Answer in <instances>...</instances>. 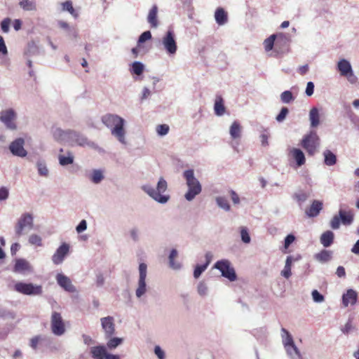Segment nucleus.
<instances>
[{
  "mask_svg": "<svg viewBox=\"0 0 359 359\" xmlns=\"http://www.w3.org/2000/svg\"><path fill=\"white\" fill-rule=\"evenodd\" d=\"M101 121L110 130L111 135L121 144H127L126 121L123 118L115 114H107L102 116Z\"/></svg>",
  "mask_w": 359,
  "mask_h": 359,
  "instance_id": "f257e3e1",
  "label": "nucleus"
},
{
  "mask_svg": "<svg viewBox=\"0 0 359 359\" xmlns=\"http://www.w3.org/2000/svg\"><path fill=\"white\" fill-rule=\"evenodd\" d=\"M168 184L164 177L158 178L156 187L150 183H145L141 186V189L151 198L160 204L167 203L170 196L167 194Z\"/></svg>",
  "mask_w": 359,
  "mask_h": 359,
  "instance_id": "f03ea898",
  "label": "nucleus"
},
{
  "mask_svg": "<svg viewBox=\"0 0 359 359\" xmlns=\"http://www.w3.org/2000/svg\"><path fill=\"white\" fill-rule=\"evenodd\" d=\"M183 177L186 180L188 187L184 198L188 201H191L195 197L200 194L202 191V186L198 180L194 175V171L192 169L186 170L183 172Z\"/></svg>",
  "mask_w": 359,
  "mask_h": 359,
  "instance_id": "7ed1b4c3",
  "label": "nucleus"
},
{
  "mask_svg": "<svg viewBox=\"0 0 359 359\" xmlns=\"http://www.w3.org/2000/svg\"><path fill=\"white\" fill-rule=\"evenodd\" d=\"M158 47L170 57H173L178 50L177 37L172 29H169L158 41Z\"/></svg>",
  "mask_w": 359,
  "mask_h": 359,
  "instance_id": "20e7f679",
  "label": "nucleus"
},
{
  "mask_svg": "<svg viewBox=\"0 0 359 359\" xmlns=\"http://www.w3.org/2000/svg\"><path fill=\"white\" fill-rule=\"evenodd\" d=\"M67 143L72 147H88L98 151L102 150L96 143L90 141L85 135L75 130H69Z\"/></svg>",
  "mask_w": 359,
  "mask_h": 359,
  "instance_id": "39448f33",
  "label": "nucleus"
},
{
  "mask_svg": "<svg viewBox=\"0 0 359 359\" xmlns=\"http://www.w3.org/2000/svg\"><path fill=\"white\" fill-rule=\"evenodd\" d=\"M281 339L287 355L291 359H300L301 353L294 344L291 334L285 328L281 329Z\"/></svg>",
  "mask_w": 359,
  "mask_h": 359,
  "instance_id": "423d86ee",
  "label": "nucleus"
},
{
  "mask_svg": "<svg viewBox=\"0 0 359 359\" xmlns=\"http://www.w3.org/2000/svg\"><path fill=\"white\" fill-rule=\"evenodd\" d=\"M320 144V140L316 131L311 130L304 135L301 140V146L306 151L310 156H313Z\"/></svg>",
  "mask_w": 359,
  "mask_h": 359,
  "instance_id": "0eeeda50",
  "label": "nucleus"
},
{
  "mask_svg": "<svg viewBox=\"0 0 359 359\" xmlns=\"http://www.w3.org/2000/svg\"><path fill=\"white\" fill-rule=\"evenodd\" d=\"M34 228V217L32 213L24 212L18 219L15 226V233L20 237Z\"/></svg>",
  "mask_w": 359,
  "mask_h": 359,
  "instance_id": "6e6552de",
  "label": "nucleus"
},
{
  "mask_svg": "<svg viewBox=\"0 0 359 359\" xmlns=\"http://www.w3.org/2000/svg\"><path fill=\"white\" fill-rule=\"evenodd\" d=\"M337 69L341 76L346 79L351 84H355L358 81V77L354 74L351 62L344 58L340 59L337 63Z\"/></svg>",
  "mask_w": 359,
  "mask_h": 359,
  "instance_id": "1a4fd4ad",
  "label": "nucleus"
},
{
  "mask_svg": "<svg viewBox=\"0 0 359 359\" xmlns=\"http://www.w3.org/2000/svg\"><path fill=\"white\" fill-rule=\"evenodd\" d=\"M214 269L219 270L222 276L227 278L229 281H235L237 278L236 271L229 260L223 259L217 261L213 266Z\"/></svg>",
  "mask_w": 359,
  "mask_h": 359,
  "instance_id": "9d476101",
  "label": "nucleus"
},
{
  "mask_svg": "<svg viewBox=\"0 0 359 359\" xmlns=\"http://www.w3.org/2000/svg\"><path fill=\"white\" fill-rule=\"evenodd\" d=\"M14 290L16 292L25 295H40L43 292L42 287L41 285L23 282L16 283L14 285Z\"/></svg>",
  "mask_w": 359,
  "mask_h": 359,
  "instance_id": "9b49d317",
  "label": "nucleus"
},
{
  "mask_svg": "<svg viewBox=\"0 0 359 359\" xmlns=\"http://www.w3.org/2000/svg\"><path fill=\"white\" fill-rule=\"evenodd\" d=\"M17 113L13 108H7L0 111V121L10 130H15Z\"/></svg>",
  "mask_w": 359,
  "mask_h": 359,
  "instance_id": "f8f14e48",
  "label": "nucleus"
},
{
  "mask_svg": "<svg viewBox=\"0 0 359 359\" xmlns=\"http://www.w3.org/2000/svg\"><path fill=\"white\" fill-rule=\"evenodd\" d=\"M139 278L137 287L135 290V295L137 298H141L147 291L146 278L147 274V266L144 263H140L139 265Z\"/></svg>",
  "mask_w": 359,
  "mask_h": 359,
  "instance_id": "ddd939ff",
  "label": "nucleus"
},
{
  "mask_svg": "<svg viewBox=\"0 0 359 359\" xmlns=\"http://www.w3.org/2000/svg\"><path fill=\"white\" fill-rule=\"evenodd\" d=\"M50 327L52 332L56 336H61L65 332V323L60 313H52Z\"/></svg>",
  "mask_w": 359,
  "mask_h": 359,
  "instance_id": "4468645a",
  "label": "nucleus"
},
{
  "mask_svg": "<svg viewBox=\"0 0 359 359\" xmlns=\"http://www.w3.org/2000/svg\"><path fill=\"white\" fill-rule=\"evenodd\" d=\"M90 353L93 359H120L118 355L109 353L104 346L90 347Z\"/></svg>",
  "mask_w": 359,
  "mask_h": 359,
  "instance_id": "2eb2a0df",
  "label": "nucleus"
},
{
  "mask_svg": "<svg viewBox=\"0 0 359 359\" xmlns=\"http://www.w3.org/2000/svg\"><path fill=\"white\" fill-rule=\"evenodd\" d=\"M24 144L25 140L22 138H18L11 143L9 149L13 155L23 158L27 155Z\"/></svg>",
  "mask_w": 359,
  "mask_h": 359,
  "instance_id": "dca6fc26",
  "label": "nucleus"
},
{
  "mask_svg": "<svg viewBox=\"0 0 359 359\" xmlns=\"http://www.w3.org/2000/svg\"><path fill=\"white\" fill-rule=\"evenodd\" d=\"M69 252V245L64 243L55 252L52 256V262L56 265L62 264Z\"/></svg>",
  "mask_w": 359,
  "mask_h": 359,
  "instance_id": "f3484780",
  "label": "nucleus"
},
{
  "mask_svg": "<svg viewBox=\"0 0 359 359\" xmlns=\"http://www.w3.org/2000/svg\"><path fill=\"white\" fill-rule=\"evenodd\" d=\"M243 128L238 121H234L229 128V134L232 140L235 142L232 143V147L237 150L238 143L237 140L241 138Z\"/></svg>",
  "mask_w": 359,
  "mask_h": 359,
  "instance_id": "a211bd4d",
  "label": "nucleus"
},
{
  "mask_svg": "<svg viewBox=\"0 0 359 359\" xmlns=\"http://www.w3.org/2000/svg\"><path fill=\"white\" fill-rule=\"evenodd\" d=\"M287 151L289 158L295 162L297 167H301L305 164V154L300 149L290 147Z\"/></svg>",
  "mask_w": 359,
  "mask_h": 359,
  "instance_id": "6ab92c4d",
  "label": "nucleus"
},
{
  "mask_svg": "<svg viewBox=\"0 0 359 359\" xmlns=\"http://www.w3.org/2000/svg\"><path fill=\"white\" fill-rule=\"evenodd\" d=\"M57 283L68 292H75L76 289L70 278L63 273H57L55 277Z\"/></svg>",
  "mask_w": 359,
  "mask_h": 359,
  "instance_id": "aec40b11",
  "label": "nucleus"
},
{
  "mask_svg": "<svg viewBox=\"0 0 359 359\" xmlns=\"http://www.w3.org/2000/svg\"><path fill=\"white\" fill-rule=\"evenodd\" d=\"M102 327L107 338L111 337L115 332L114 319L111 316L104 317L100 319Z\"/></svg>",
  "mask_w": 359,
  "mask_h": 359,
  "instance_id": "412c9836",
  "label": "nucleus"
},
{
  "mask_svg": "<svg viewBox=\"0 0 359 359\" xmlns=\"http://www.w3.org/2000/svg\"><path fill=\"white\" fill-rule=\"evenodd\" d=\"M13 271L15 273L27 275L33 272V267L27 260L18 259L15 261Z\"/></svg>",
  "mask_w": 359,
  "mask_h": 359,
  "instance_id": "4be33fe9",
  "label": "nucleus"
},
{
  "mask_svg": "<svg viewBox=\"0 0 359 359\" xmlns=\"http://www.w3.org/2000/svg\"><path fill=\"white\" fill-rule=\"evenodd\" d=\"M357 299V292L352 289H349L346 291V293L343 294L342 303L346 307L349 305L353 306L356 303Z\"/></svg>",
  "mask_w": 359,
  "mask_h": 359,
  "instance_id": "5701e85b",
  "label": "nucleus"
},
{
  "mask_svg": "<svg viewBox=\"0 0 359 359\" xmlns=\"http://www.w3.org/2000/svg\"><path fill=\"white\" fill-rule=\"evenodd\" d=\"M158 7L156 5H154L149 10L147 15V22L150 25L151 27L156 28L158 26Z\"/></svg>",
  "mask_w": 359,
  "mask_h": 359,
  "instance_id": "b1692460",
  "label": "nucleus"
},
{
  "mask_svg": "<svg viewBox=\"0 0 359 359\" xmlns=\"http://www.w3.org/2000/svg\"><path fill=\"white\" fill-rule=\"evenodd\" d=\"M309 121L311 128H317L320 123V111L316 107H313L309 111Z\"/></svg>",
  "mask_w": 359,
  "mask_h": 359,
  "instance_id": "393cba45",
  "label": "nucleus"
},
{
  "mask_svg": "<svg viewBox=\"0 0 359 359\" xmlns=\"http://www.w3.org/2000/svg\"><path fill=\"white\" fill-rule=\"evenodd\" d=\"M69 130H64L60 128H53L52 129V134L53 138L59 142L67 143Z\"/></svg>",
  "mask_w": 359,
  "mask_h": 359,
  "instance_id": "a878e982",
  "label": "nucleus"
},
{
  "mask_svg": "<svg viewBox=\"0 0 359 359\" xmlns=\"http://www.w3.org/2000/svg\"><path fill=\"white\" fill-rule=\"evenodd\" d=\"M323 208V203L315 200L313 201L311 207L306 211V214L309 217H316Z\"/></svg>",
  "mask_w": 359,
  "mask_h": 359,
  "instance_id": "bb28decb",
  "label": "nucleus"
},
{
  "mask_svg": "<svg viewBox=\"0 0 359 359\" xmlns=\"http://www.w3.org/2000/svg\"><path fill=\"white\" fill-rule=\"evenodd\" d=\"M215 19L218 25H224L228 22L227 13L222 8H218L215 13Z\"/></svg>",
  "mask_w": 359,
  "mask_h": 359,
  "instance_id": "cd10ccee",
  "label": "nucleus"
},
{
  "mask_svg": "<svg viewBox=\"0 0 359 359\" xmlns=\"http://www.w3.org/2000/svg\"><path fill=\"white\" fill-rule=\"evenodd\" d=\"M225 110L223 98L221 95H217L214 104L215 114L218 116H222L224 114Z\"/></svg>",
  "mask_w": 359,
  "mask_h": 359,
  "instance_id": "c85d7f7f",
  "label": "nucleus"
},
{
  "mask_svg": "<svg viewBox=\"0 0 359 359\" xmlns=\"http://www.w3.org/2000/svg\"><path fill=\"white\" fill-rule=\"evenodd\" d=\"M339 217L344 225H350L353 221V214L351 211H346L340 209L339 211Z\"/></svg>",
  "mask_w": 359,
  "mask_h": 359,
  "instance_id": "c756f323",
  "label": "nucleus"
},
{
  "mask_svg": "<svg viewBox=\"0 0 359 359\" xmlns=\"http://www.w3.org/2000/svg\"><path fill=\"white\" fill-rule=\"evenodd\" d=\"M334 233L331 231L324 232L320 236V243L325 248L330 247L334 241Z\"/></svg>",
  "mask_w": 359,
  "mask_h": 359,
  "instance_id": "7c9ffc66",
  "label": "nucleus"
},
{
  "mask_svg": "<svg viewBox=\"0 0 359 359\" xmlns=\"http://www.w3.org/2000/svg\"><path fill=\"white\" fill-rule=\"evenodd\" d=\"M90 180L95 184H100L104 179V170L101 169L93 170L90 175Z\"/></svg>",
  "mask_w": 359,
  "mask_h": 359,
  "instance_id": "2f4dec72",
  "label": "nucleus"
},
{
  "mask_svg": "<svg viewBox=\"0 0 359 359\" xmlns=\"http://www.w3.org/2000/svg\"><path fill=\"white\" fill-rule=\"evenodd\" d=\"M20 7L26 11L36 10V4L34 0H18Z\"/></svg>",
  "mask_w": 359,
  "mask_h": 359,
  "instance_id": "473e14b6",
  "label": "nucleus"
},
{
  "mask_svg": "<svg viewBox=\"0 0 359 359\" xmlns=\"http://www.w3.org/2000/svg\"><path fill=\"white\" fill-rule=\"evenodd\" d=\"M36 167L39 176L43 177H48L49 176V170L43 160L37 161Z\"/></svg>",
  "mask_w": 359,
  "mask_h": 359,
  "instance_id": "72a5a7b5",
  "label": "nucleus"
},
{
  "mask_svg": "<svg viewBox=\"0 0 359 359\" xmlns=\"http://www.w3.org/2000/svg\"><path fill=\"white\" fill-rule=\"evenodd\" d=\"M74 155L72 152L67 151L66 155L60 154L58 156L59 163L62 166H67L74 163Z\"/></svg>",
  "mask_w": 359,
  "mask_h": 359,
  "instance_id": "f704fd0d",
  "label": "nucleus"
},
{
  "mask_svg": "<svg viewBox=\"0 0 359 359\" xmlns=\"http://www.w3.org/2000/svg\"><path fill=\"white\" fill-rule=\"evenodd\" d=\"M49 338L46 336L38 335L31 339L30 346L34 349L36 350L39 345H41L44 343H48Z\"/></svg>",
  "mask_w": 359,
  "mask_h": 359,
  "instance_id": "c9c22d12",
  "label": "nucleus"
},
{
  "mask_svg": "<svg viewBox=\"0 0 359 359\" xmlns=\"http://www.w3.org/2000/svg\"><path fill=\"white\" fill-rule=\"evenodd\" d=\"M324 163L328 166H332L337 163V156L330 150L326 149L323 151Z\"/></svg>",
  "mask_w": 359,
  "mask_h": 359,
  "instance_id": "e433bc0d",
  "label": "nucleus"
},
{
  "mask_svg": "<svg viewBox=\"0 0 359 359\" xmlns=\"http://www.w3.org/2000/svg\"><path fill=\"white\" fill-rule=\"evenodd\" d=\"M314 257L317 261L321 263L327 262L332 258V252L323 250L319 253L316 254Z\"/></svg>",
  "mask_w": 359,
  "mask_h": 359,
  "instance_id": "4c0bfd02",
  "label": "nucleus"
},
{
  "mask_svg": "<svg viewBox=\"0 0 359 359\" xmlns=\"http://www.w3.org/2000/svg\"><path fill=\"white\" fill-rule=\"evenodd\" d=\"M178 252L175 249H172L170 251V255H169V265L170 266L175 270L180 269L181 268V264L179 262H176L175 261V259L177 257Z\"/></svg>",
  "mask_w": 359,
  "mask_h": 359,
  "instance_id": "58836bf2",
  "label": "nucleus"
},
{
  "mask_svg": "<svg viewBox=\"0 0 359 359\" xmlns=\"http://www.w3.org/2000/svg\"><path fill=\"white\" fill-rule=\"evenodd\" d=\"M144 69V65L141 62L135 61L132 63L130 71L132 74L140 76L143 73Z\"/></svg>",
  "mask_w": 359,
  "mask_h": 359,
  "instance_id": "ea45409f",
  "label": "nucleus"
},
{
  "mask_svg": "<svg viewBox=\"0 0 359 359\" xmlns=\"http://www.w3.org/2000/svg\"><path fill=\"white\" fill-rule=\"evenodd\" d=\"M276 36H277L276 34H271L270 36H269L264 41L263 46H264V50L266 52L268 53L273 50Z\"/></svg>",
  "mask_w": 359,
  "mask_h": 359,
  "instance_id": "a19ab883",
  "label": "nucleus"
},
{
  "mask_svg": "<svg viewBox=\"0 0 359 359\" xmlns=\"http://www.w3.org/2000/svg\"><path fill=\"white\" fill-rule=\"evenodd\" d=\"M217 205L225 211H229L231 209L230 205L227 199L224 196H217L215 199Z\"/></svg>",
  "mask_w": 359,
  "mask_h": 359,
  "instance_id": "79ce46f5",
  "label": "nucleus"
},
{
  "mask_svg": "<svg viewBox=\"0 0 359 359\" xmlns=\"http://www.w3.org/2000/svg\"><path fill=\"white\" fill-rule=\"evenodd\" d=\"M28 241L29 243L32 245H36L38 247H41L43 245L42 238L36 233L31 234L29 236Z\"/></svg>",
  "mask_w": 359,
  "mask_h": 359,
  "instance_id": "37998d69",
  "label": "nucleus"
},
{
  "mask_svg": "<svg viewBox=\"0 0 359 359\" xmlns=\"http://www.w3.org/2000/svg\"><path fill=\"white\" fill-rule=\"evenodd\" d=\"M240 233L241 241L245 244L250 243L251 241V238L248 228L245 226H241L240 228Z\"/></svg>",
  "mask_w": 359,
  "mask_h": 359,
  "instance_id": "c03bdc74",
  "label": "nucleus"
},
{
  "mask_svg": "<svg viewBox=\"0 0 359 359\" xmlns=\"http://www.w3.org/2000/svg\"><path fill=\"white\" fill-rule=\"evenodd\" d=\"M61 5H62V11H68L74 18L77 17L78 14L76 13L74 8H73L72 1H67L65 2L62 3Z\"/></svg>",
  "mask_w": 359,
  "mask_h": 359,
  "instance_id": "a18cd8bd",
  "label": "nucleus"
},
{
  "mask_svg": "<svg viewBox=\"0 0 359 359\" xmlns=\"http://www.w3.org/2000/svg\"><path fill=\"white\" fill-rule=\"evenodd\" d=\"M123 339L119 337H113L108 340L107 342V346L109 349L116 348L118 346L122 344Z\"/></svg>",
  "mask_w": 359,
  "mask_h": 359,
  "instance_id": "49530a36",
  "label": "nucleus"
},
{
  "mask_svg": "<svg viewBox=\"0 0 359 359\" xmlns=\"http://www.w3.org/2000/svg\"><path fill=\"white\" fill-rule=\"evenodd\" d=\"M280 100L282 102L288 104L294 100V97L293 96L291 91L285 90L281 93Z\"/></svg>",
  "mask_w": 359,
  "mask_h": 359,
  "instance_id": "de8ad7c7",
  "label": "nucleus"
},
{
  "mask_svg": "<svg viewBox=\"0 0 359 359\" xmlns=\"http://www.w3.org/2000/svg\"><path fill=\"white\" fill-rule=\"evenodd\" d=\"M208 268L207 264H197L195 266L194 271V277L195 278H198Z\"/></svg>",
  "mask_w": 359,
  "mask_h": 359,
  "instance_id": "09e8293b",
  "label": "nucleus"
},
{
  "mask_svg": "<svg viewBox=\"0 0 359 359\" xmlns=\"http://www.w3.org/2000/svg\"><path fill=\"white\" fill-rule=\"evenodd\" d=\"M197 291L199 295L206 296L208 292V287L203 281H200L197 285Z\"/></svg>",
  "mask_w": 359,
  "mask_h": 359,
  "instance_id": "8fccbe9b",
  "label": "nucleus"
},
{
  "mask_svg": "<svg viewBox=\"0 0 359 359\" xmlns=\"http://www.w3.org/2000/svg\"><path fill=\"white\" fill-rule=\"evenodd\" d=\"M170 128L166 124L158 125L156 128V131L159 136H165L169 132Z\"/></svg>",
  "mask_w": 359,
  "mask_h": 359,
  "instance_id": "3c124183",
  "label": "nucleus"
},
{
  "mask_svg": "<svg viewBox=\"0 0 359 359\" xmlns=\"http://www.w3.org/2000/svg\"><path fill=\"white\" fill-rule=\"evenodd\" d=\"M151 39V33L150 31L144 32L140 36L137 41V46H140V45L145 41Z\"/></svg>",
  "mask_w": 359,
  "mask_h": 359,
  "instance_id": "603ef678",
  "label": "nucleus"
},
{
  "mask_svg": "<svg viewBox=\"0 0 359 359\" xmlns=\"http://www.w3.org/2000/svg\"><path fill=\"white\" fill-rule=\"evenodd\" d=\"M312 299L316 303H322L325 300V297L317 290H314L311 292Z\"/></svg>",
  "mask_w": 359,
  "mask_h": 359,
  "instance_id": "864d4df0",
  "label": "nucleus"
},
{
  "mask_svg": "<svg viewBox=\"0 0 359 359\" xmlns=\"http://www.w3.org/2000/svg\"><path fill=\"white\" fill-rule=\"evenodd\" d=\"M288 112L289 111L287 107H283L276 118V121L279 123L283 122L285 119Z\"/></svg>",
  "mask_w": 359,
  "mask_h": 359,
  "instance_id": "5fc2aeb1",
  "label": "nucleus"
},
{
  "mask_svg": "<svg viewBox=\"0 0 359 359\" xmlns=\"http://www.w3.org/2000/svg\"><path fill=\"white\" fill-rule=\"evenodd\" d=\"M341 218L339 215H334L330 222V226L333 229H338L340 226Z\"/></svg>",
  "mask_w": 359,
  "mask_h": 359,
  "instance_id": "6e6d98bb",
  "label": "nucleus"
},
{
  "mask_svg": "<svg viewBox=\"0 0 359 359\" xmlns=\"http://www.w3.org/2000/svg\"><path fill=\"white\" fill-rule=\"evenodd\" d=\"M11 25V19L7 18L4 19L1 22V29L4 33L9 32V27Z\"/></svg>",
  "mask_w": 359,
  "mask_h": 359,
  "instance_id": "4d7b16f0",
  "label": "nucleus"
},
{
  "mask_svg": "<svg viewBox=\"0 0 359 359\" xmlns=\"http://www.w3.org/2000/svg\"><path fill=\"white\" fill-rule=\"evenodd\" d=\"M9 196V189L6 187H0V202L6 201Z\"/></svg>",
  "mask_w": 359,
  "mask_h": 359,
  "instance_id": "13d9d810",
  "label": "nucleus"
},
{
  "mask_svg": "<svg viewBox=\"0 0 359 359\" xmlns=\"http://www.w3.org/2000/svg\"><path fill=\"white\" fill-rule=\"evenodd\" d=\"M269 134L268 133L266 130H264V132L260 135L261 143L263 147H266L269 145Z\"/></svg>",
  "mask_w": 359,
  "mask_h": 359,
  "instance_id": "bf43d9fd",
  "label": "nucleus"
},
{
  "mask_svg": "<svg viewBox=\"0 0 359 359\" xmlns=\"http://www.w3.org/2000/svg\"><path fill=\"white\" fill-rule=\"evenodd\" d=\"M301 259V257L298 255L297 257H294L293 256H287L285 260V266H287L289 268H292V264L293 262H297Z\"/></svg>",
  "mask_w": 359,
  "mask_h": 359,
  "instance_id": "052dcab7",
  "label": "nucleus"
},
{
  "mask_svg": "<svg viewBox=\"0 0 359 359\" xmlns=\"http://www.w3.org/2000/svg\"><path fill=\"white\" fill-rule=\"evenodd\" d=\"M154 353L158 359L165 358V351L159 346H156L154 347Z\"/></svg>",
  "mask_w": 359,
  "mask_h": 359,
  "instance_id": "680f3d73",
  "label": "nucleus"
},
{
  "mask_svg": "<svg viewBox=\"0 0 359 359\" xmlns=\"http://www.w3.org/2000/svg\"><path fill=\"white\" fill-rule=\"evenodd\" d=\"M295 237L292 234L287 235L284 241V248L286 250L294 241Z\"/></svg>",
  "mask_w": 359,
  "mask_h": 359,
  "instance_id": "e2e57ef3",
  "label": "nucleus"
},
{
  "mask_svg": "<svg viewBox=\"0 0 359 359\" xmlns=\"http://www.w3.org/2000/svg\"><path fill=\"white\" fill-rule=\"evenodd\" d=\"M87 229V222L85 219H82L76 227V231L78 233H80Z\"/></svg>",
  "mask_w": 359,
  "mask_h": 359,
  "instance_id": "0e129e2a",
  "label": "nucleus"
},
{
  "mask_svg": "<svg viewBox=\"0 0 359 359\" xmlns=\"http://www.w3.org/2000/svg\"><path fill=\"white\" fill-rule=\"evenodd\" d=\"M314 83L312 81H309L306 84L305 93L307 96L310 97L314 92Z\"/></svg>",
  "mask_w": 359,
  "mask_h": 359,
  "instance_id": "69168bd1",
  "label": "nucleus"
},
{
  "mask_svg": "<svg viewBox=\"0 0 359 359\" xmlns=\"http://www.w3.org/2000/svg\"><path fill=\"white\" fill-rule=\"evenodd\" d=\"M151 95V91L147 88L144 87L142 91V95L140 97V100H144L148 99Z\"/></svg>",
  "mask_w": 359,
  "mask_h": 359,
  "instance_id": "338daca9",
  "label": "nucleus"
},
{
  "mask_svg": "<svg viewBox=\"0 0 359 359\" xmlns=\"http://www.w3.org/2000/svg\"><path fill=\"white\" fill-rule=\"evenodd\" d=\"M66 32L67 35L71 39H76L78 36V32L74 27H71Z\"/></svg>",
  "mask_w": 359,
  "mask_h": 359,
  "instance_id": "774afa93",
  "label": "nucleus"
}]
</instances>
